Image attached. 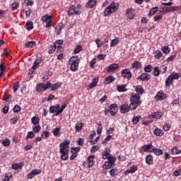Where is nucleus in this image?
<instances>
[{
  "label": "nucleus",
  "instance_id": "obj_1",
  "mask_svg": "<svg viewBox=\"0 0 181 181\" xmlns=\"http://www.w3.org/2000/svg\"><path fill=\"white\" fill-rule=\"evenodd\" d=\"M180 77H181V73L175 74V72H173L172 74H170L168 77V78L165 80L166 87H170V85L173 84V80H179Z\"/></svg>",
  "mask_w": 181,
  "mask_h": 181
},
{
  "label": "nucleus",
  "instance_id": "obj_2",
  "mask_svg": "<svg viewBox=\"0 0 181 181\" xmlns=\"http://www.w3.org/2000/svg\"><path fill=\"white\" fill-rule=\"evenodd\" d=\"M118 8H119V4L112 3L107 8H105L103 13L105 16H108L110 13H114V12H117V11H118Z\"/></svg>",
  "mask_w": 181,
  "mask_h": 181
},
{
  "label": "nucleus",
  "instance_id": "obj_3",
  "mask_svg": "<svg viewBox=\"0 0 181 181\" xmlns=\"http://www.w3.org/2000/svg\"><path fill=\"white\" fill-rule=\"evenodd\" d=\"M69 64L71 65V71H77L78 69V64L80 61L78 58L76 56L71 57L69 61Z\"/></svg>",
  "mask_w": 181,
  "mask_h": 181
},
{
  "label": "nucleus",
  "instance_id": "obj_4",
  "mask_svg": "<svg viewBox=\"0 0 181 181\" xmlns=\"http://www.w3.org/2000/svg\"><path fill=\"white\" fill-rule=\"evenodd\" d=\"M50 87H52V83L50 81H47L46 85L44 83H39L36 86V91L38 93H42V91H46L47 88H50Z\"/></svg>",
  "mask_w": 181,
  "mask_h": 181
},
{
  "label": "nucleus",
  "instance_id": "obj_5",
  "mask_svg": "<svg viewBox=\"0 0 181 181\" xmlns=\"http://www.w3.org/2000/svg\"><path fill=\"white\" fill-rule=\"evenodd\" d=\"M83 166H87V168H92L94 165V156H90L87 160L83 163Z\"/></svg>",
  "mask_w": 181,
  "mask_h": 181
},
{
  "label": "nucleus",
  "instance_id": "obj_6",
  "mask_svg": "<svg viewBox=\"0 0 181 181\" xmlns=\"http://www.w3.org/2000/svg\"><path fill=\"white\" fill-rule=\"evenodd\" d=\"M69 145H70V141L64 140V141L61 143L59 145L61 148L59 152H63V151H69Z\"/></svg>",
  "mask_w": 181,
  "mask_h": 181
},
{
  "label": "nucleus",
  "instance_id": "obj_7",
  "mask_svg": "<svg viewBox=\"0 0 181 181\" xmlns=\"http://www.w3.org/2000/svg\"><path fill=\"white\" fill-rule=\"evenodd\" d=\"M40 173H42V170H39V169H35L33 170H32L28 175H27V178L30 180V179H33V177H35V176L37 175H40Z\"/></svg>",
  "mask_w": 181,
  "mask_h": 181
},
{
  "label": "nucleus",
  "instance_id": "obj_8",
  "mask_svg": "<svg viewBox=\"0 0 181 181\" xmlns=\"http://www.w3.org/2000/svg\"><path fill=\"white\" fill-rule=\"evenodd\" d=\"M122 76L130 80L131 77H132V74H131V71H129V69H124L122 71Z\"/></svg>",
  "mask_w": 181,
  "mask_h": 181
},
{
  "label": "nucleus",
  "instance_id": "obj_9",
  "mask_svg": "<svg viewBox=\"0 0 181 181\" xmlns=\"http://www.w3.org/2000/svg\"><path fill=\"white\" fill-rule=\"evenodd\" d=\"M129 105L128 104H123L120 106V112L121 114H127V112H129Z\"/></svg>",
  "mask_w": 181,
  "mask_h": 181
},
{
  "label": "nucleus",
  "instance_id": "obj_10",
  "mask_svg": "<svg viewBox=\"0 0 181 181\" xmlns=\"http://www.w3.org/2000/svg\"><path fill=\"white\" fill-rule=\"evenodd\" d=\"M165 98H166V95L163 93V91L158 92L156 95V100H157V101H162V100H165Z\"/></svg>",
  "mask_w": 181,
  "mask_h": 181
},
{
  "label": "nucleus",
  "instance_id": "obj_11",
  "mask_svg": "<svg viewBox=\"0 0 181 181\" xmlns=\"http://www.w3.org/2000/svg\"><path fill=\"white\" fill-rule=\"evenodd\" d=\"M163 113L160 112H156L152 113L148 116L149 118H156V119H159V118H162Z\"/></svg>",
  "mask_w": 181,
  "mask_h": 181
},
{
  "label": "nucleus",
  "instance_id": "obj_12",
  "mask_svg": "<svg viewBox=\"0 0 181 181\" xmlns=\"http://www.w3.org/2000/svg\"><path fill=\"white\" fill-rule=\"evenodd\" d=\"M141 80L142 81H148L151 78L149 74L144 73L139 78L138 80Z\"/></svg>",
  "mask_w": 181,
  "mask_h": 181
},
{
  "label": "nucleus",
  "instance_id": "obj_13",
  "mask_svg": "<svg viewBox=\"0 0 181 181\" xmlns=\"http://www.w3.org/2000/svg\"><path fill=\"white\" fill-rule=\"evenodd\" d=\"M139 98H141V95L139 94H132V97L130 98L131 103H138L139 100Z\"/></svg>",
  "mask_w": 181,
  "mask_h": 181
},
{
  "label": "nucleus",
  "instance_id": "obj_14",
  "mask_svg": "<svg viewBox=\"0 0 181 181\" xmlns=\"http://www.w3.org/2000/svg\"><path fill=\"white\" fill-rule=\"evenodd\" d=\"M140 104H142V101H137V103L132 102L130 103V105L129 106V109L132 110H136V107H139Z\"/></svg>",
  "mask_w": 181,
  "mask_h": 181
},
{
  "label": "nucleus",
  "instance_id": "obj_15",
  "mask_svg": "<svg viewBox=\"0 0 181 181\" xmlns=\"http://www.w3.org/2000/svg\"><path fill=\"white\" fill-rule=\"evenodd\" d=\"M95 5H97V0H89L86 4V6L87 8H90V9H93V8L95 6Z\"/></svg>",
  "mask_w": 181,
  "mask_h": 181
},
{
  "label": "nucleus",
  "instance_id": "obj_16",
  "mask_svg": "<svg viewBox=\"0 0 181 181\" xmlns=\"http://www.w3.org/2000/svg\"><path fill=\"white\" fill-rule=\"evenodd\" d=\"M60 153H62L61 159H62V160H67V159H69V155H67V153H69V150H63Z\"/></svg>",
  "mask_w": 181,
  "mask_h": 181
},
{
  "label": "nucleus",
  "instance_id": "obj_17",
  "mask_svg": "<svg viewBox=\"0 0 181 181\" xmlns=\"http://www.w3.org/2000/svg\"><path fill=\"white\" fill-rule=\"evenodd\" d=\"M118 67H119L118 64H112L110 66H109L107 69V72L111 73L112 71H115V70H117Z\"/></svg>",
  "mask_w": 181,
  "mask_h": 181
},
{
  "label": "nucleus",
  "instance_id": "obj_18",
  "mask_svg": "<svg viewBox=\"0 0 181 181\" xmlns=\"http://www.w3.org/2000/svg\"><path fill=\"white\" fill-rule=\"evenodd\" d=\"M59 108H60L59 105H55L51 106L49 107V112H51V114H54V112H56V111H57Z\"/></svg>",
  "mask_w": 181,
  "mask_h": 181
},
{
  "label": "nucleus",
  "instance_id": "obj_19",
  "mask_svg": "<svg viewBox=\"0 0 181 181\" xmlns=\"http://www.w3.org/2000/svg\"><path fill=\"white\" fill-rule=\"evenodd\" d=\"M23 165V163L21 162L20 164L18 163H14L11 165V168L13 170H18V169H21L22 166Z\"/></svg>",
  "mask_w": 181,
  "mask_h": 181
},
{
  "label": "nucleus",
  "instance_id": "obj_20",
  "mask_svg": "<svg viewBox=\"0 0 181 181\" xmlns=\"http://www.w3.org/2000/svg\"><path fill=\"white\" fill-rule=\"evenodd\" d=\"M132 9L131 8H128L126 10V15L127 17L129 18V19H134V18L135 17V15L132 14Z\"/></svg>",
  "mask_w": 181,
  "mask_h": 181
},
{
  "label": "nucleus",
  "instance_id": "obj_21",
  "mask_svg": "<svg viewBox=\"0 0 181 181\" xmlns=\"http://www.w3.org/2000/svg\"><path fill=\"white\" fill-rule=\"evenodd\" d=\"M115 80V78L113 76H109L105 78V84H111Z\"/></svg>",
  "mask_w": 181,
  "mask_h": 181
},
{
  "label": "nucleus",
  "instance_id": "obj_22",
  "mask_svg": "<svg viewBox=\"0 0 181 181\" xmlns=\"http://www.w3.org/2000/svg\"><path fill=\"white\" fill-rule=\"evenodd\" d=\"M148 152H153L155 153V155L157 156L162 155V153H163V151L160 148H153L151 151Z\"/></svg>",
  "mask_w": 181,
  "mask_h": 181
},
{
  "label": "nucleus",
  "instance_id": "obj_23",
  "mask_svg": "<svg viewBox=\"0 0 181 181\" xmlns=\"http://www.w3.org/2000/svg\"><path fill=\"white\" fill-rule=\"evenodd\" d=\"M50 87H51V91H54L58 88H60V87H62V83H55V84L51 85Z\"/></svg>",
  "mask_w": 181,
  "mask_h": 181
},
{
  "label": "nucleus",
  "instance_id": "obj_24",
  "mask_svg": "<svg viewBox=\"0 0 181 181\" xmlns=\"http://www.w3.org/2000/svg\"><path fill=\"white\" fill-rule=\"evenodd\" d=\"M153 134H156L157 136H162V135H163V131L159 128H156L154 130Z\"/></svg>",
  "mask_w": 181,
  "mask_h": 181
},
{
  "label": "nucleus",
  "instance_id": "obj_25",
  "mask_svg": "<svg viewBox=\"0 0 181 181\" xmlns=\"http://www.w3.org/2000/svg\"><path fill=\"white\" fill-rule=\"evenodd\" d=\"M103 159H107V162H109L110 163H111L112 165H113L115 166V158L111 156H109L108 157L106 158H103Z\"/></svg>",
  "mask_w": 181,
  "mask_h": 181
},
{
  "label": "nucleus",
  "instance_id": "obj_26",
  "mask_svg": "<svg viewBox=\"0 0 181 181\" xmlns=\"http://www.w3.org/2000/svg\"><path fill=\"white\" fill-rule=\"evenodd\" d=\"M97 83H98V78H95L93 80V82L88 86L89 88H94L95 87L97 86Z\"/></svg>",
  "mask_w": 181,
  "mask_h": 181
},
{
  "label": "nucleus",
  "instance_id": "obj_27",
  "mask_svg": "<svg viewBox=\"0 0 181 181\" xmlns=\"http://www.w3.org/2000/svg\"><path fill=\"white\" fill-rule=\"evenodd\" d=\"M25 29L27 30H32L33 29V23L32 21H28L25 24Z\"/></svg>",
  "mask_w": 181,
  "mask_h": 181
},
{
  "label": "nucleus",
  "instance_id": "obj_28",
  "mask_svg": "<svg viewBox=\"0 0 181 181\" xmlns=\"http://www.w3.org/2000/svg\"><path fill=\"white\" fill-rule=\"evenodd\" d=\"M146 162L147 165H152L153 163V159L152 158L151 155H148L146 158Z\"/></svg>",
  "mask_w": 181,
  "mask_h": 181
},
{
  "label": "nucleus",
  "instance_id": "obj_29",
  "mask_svg": "<svg viewBox=\"0 0 181 181\" xmlns=\"http://www.w3.org/2000/svg\"><path fill=\"white\" fill-rule=\"evenodd\" d=\"M127 85H120L117 86V90L119 91V93H124L125 91H127Z\"/></svg>",
  "mask_w": 181,
  "mask_h": 181
},
{
  "label": "nucleus",
  "instance_id": "obj_30",
  "mask_svg": "<svg viewBox=\"0 0 181 181\" xmlns=\"http://www.w3.org/2000/svg\"><path fill=\"white\" fill-rule=\"evenodd\" d=\"M177 9L178 8L177 6L166 7L165 12H175Z\"/></svg>",
  "mask_w": 181,
  "mask_h": 181
},
{
  "label": "nucleus",
  "instance_id": "obj_31",
  "mask_svg": "<svg viewBox=\"0 0 181 181\" xmlns=\"http://www.w3.org/2000/svg\"><path fill=\"white\" fill-rule=\"evenodd\" d=\"M136 170H138V168H136V166H133L129 169V170H126L125 174L128 175V173H134L136 172Z\"/></svg>",
  "mask_w": 181,
  "mask_h": 181
},
{
  "label": "nucleus",
  "instance_id": "obj_32",
  "mask_svg": "<svg viewBox=\"0 0 181 181\" xmlns=\"http://www.w3.org/2000/svg\"><path fill=\"white\" fill-rule=\"evenodd\" d=\"M25 46H26L27 47H33V46H36V42L28 41L25 43Z\"/></svg>",
  "mask_w": 181,
  "mask_h": 181
},
{
  "label": "nucleus",
  "instance_id": "obj_33",
  "mask_svg": "<svg viewBox=\"0 0 181 181\" xmlns=\"http://www.w3.org/2000/svg\"><path fill=\"white\" fill-rule=\"evenodd\" d=\"M39 121H40V119H39V117L35 116L33 117L31 119V122L34 124V125H37V124H39Z\"/></svg>",
  "mask_w": 181,
  "mask_h": 181
},
{
  "label": "nucleus",
  "instance_id": "obj_34",
  "mask_svg": "<svg viewBox=\"0 0 181 181\" xmlns=\"http://www.w3.org/2000/svg\"><path fill=\"white\" fill-rule=\"evenodd\" d=\"M141 62L138 61H134V63L132 64L133 69H141Z\"/></svg>",
  "mask_w": 181,
  "mask_h": 181
},
{
  "label": "nucleus",
  "instance_id": "obj_35",
  "mask_svg": "<svg viewBox=\"0 0 181 181\" xmlns=\"http://www.w3.org/2000/svg\"><path fill=\"white\" fill-rule=\"evenodd\" d=\"M74 11H76V6H71L68 11V15L71 16V15H74Z\"/></svg>",
  "mask_w": 181,
  "mask_h": 181
},
{
  "label": "nucleus",
  "instance_id": "obj_36",
  "mask_svg": "<svg viewBox=\"0 0 181 181\" xmlns=\"http://www.w3.org/2000/svg\"><path fill=\"white\" fill-rule=\"evenodd\" d=\"M83 129V122H81L80 124H76L75 125V129L76 132H80L81 129Z\"/></svg>",
  "mask_w": 181,
  "mask_h": 181
},
{
  "label": "nucleus",
  "instance_id": "obj_37",
  "mask_svg": "<svg viewBox=\"0 0 181 181\" xmlns=\"http://www.w3.org/2000/svg\"><path fill=\"white\" fill-rule=\"evenodd\" d=\"M4 146H9L11 145V140L9 139H5L1 141Z\"/></svg>",
  "mask_w": 181,
  "mask_h": 181
},
{
  "label": "nucleus",
  "instance_id": "obj_38",
  "mask_svg": "<svg viewBox=\"0 0 181 181\" xmlns=\"http://www.w3.org/2000/svg\"><path fill=\"white\" fill-rule=\"evenodd\" d=\"M40 62H41L40 59L35 60L33 64V66H32V69L33 70H36V69L39 67V64H40Z\"/></svg>",
  "mask_w": 181,
  "mask_h": 181
},
{
  "label": "nucleus",
  "instance_id": "obj_39",
  "mask_svg": "<svg viewBox=\"0 0 181 181\" xmlns=\"http://www.w3.org/2000/svg\"><path fill=\"white\" fill-rule=\"evenodd\" d=\"M159 8L158 7H154L151 10H150L149 11V16H153V15H155V13H156V12H158Z\"/></svg>",
  "mask_w": 181,
  "mask_h": 181
},
{
  "label": "nucleus",
  "instance_id": "obj_40",
  "mask_svg": "<svg viewBox=\"0 0 181 181\" xmlns=\"http://www.w3.org/2000/svg\"><path fill=\"white\" fill-rule=\"evenodd\" d=\"M151 148H152V144L145 145L143 146V149L144 152L151 151Z\"/></svg>",
  "mask_w": 181,
  "mask_h": 181
},
{
  "label": "nucleus",
  "instance_id": "obj_41",
  "mask_svg": "<svg viewBox=\"0 0 181 181\" xmlns=\"http://www.w3.org/2000/svg\"><path fill=\"white\" fill-rule=\"evenodd\" d=\"M81 50H83V47H81V45H77L74 49V52L75 54H77V53H80Z\"/></svg>",
  "mask_w": 181,
  "mask_h": 181
},
{
  "label": "nucleus",
  "instance_id": "obj_42",
  "mask_svg": "<svg viewBox=\"0 0 181 181\" xmlns=\"http://www.w3.org/2000/svg\"><path fill=\"white\" fill-rule=\"evenodd\" d=\"M141 118H142V117L141 116H135L133 117L132 119V122L133 124L135 125V124H138L139 121L141 120Z\"/></svg>",
  "mask_w": 181,
  "mask_h": 181
},
{
  "label": "nucleus",
  "instance_id": "obj_43",
  "mask_svg": "<svg viewBox=\"0 0 181 181\" xmlns=\"http://www.w3.org/2000/svg\"><path fill=\"white\" fill-rule=\"evenodd\" d=\"M52 18H53V16H48V15L43 16L42 17V22H47L48 21H50V19H52Z\"/></svg>",
  "mask_w": 181,
  "mask_h": 181
},
{
  "label": "nucleus",
  "instance_id": "obj_44",
  "mask_svg": "<svg viewBox=\"0 0 181 181\" xmlns=\"http://www.w3.org/2000/svg\"><path fill=\"white\" fill-rule=\"evenodd\" d=\"M35 132H29L26 136V141H28V139H32V138H35Z\"/></svg>",
  "mask_w": 181,
  "mask_h": 181
},
{
  "label": "nucleus",
  "instance_id": "obj_45",
  "mask_svg": "<svg viewBox=\"0 0 181 181\" xmlns=\"http://www.w3.org/2000/svg\"><path fill=\"white\" fill-rule=\"evenodd\" d=\"M13 90L14 93H16V91H18V90H19V82L18 81H16L13 83Z\"/></svg>",
  "mask_w": 181,
  "mask_h": 181
},
{
  "label": "nucleus",
  "instance_id": "obj_46",
  "mask_svg": "<svg viewBox=\"0 0 181 181\" xmlns=\"http://www.w3.org/2000/svg\"><path fill=\"white\" fill-rule=\"evenodd\" d=\"M171 152L173 155H179V153H180V150H179L177 147H174L172 148Z\"/></svg>",
  "mask_w": 181,
  "mask_h": 181
},
{
  "label": "nucleus",
  "instance_id": "obj_47",
  "mask_svg": "<svg viewBox=\"0 0 181 181\" xmlns=\"http://www.w3.org/2000/svg\"><path fill=\"white\" fill-rule=\"evenodd\" d=\"M160 74V70H159V66L155 67L153 76H155L156 77H158V76H159Z\"/></svg>",
  "mask_w": 181,
  "mask_h": 181
},
{
  "label": "nucleus",
  "instance_id": "obj_48",
  "mask_svg": "<svg viewBox=\"0 0 181 181\" xmlns=\"http://www.w3.org/2000/svg\"><path fill=\"white\" fill-rule=\"evenodd\" d=\"M118 42H119L118 38H115L114 40H112L111 42H110V47H112L116 46L117 45H118Z\"/></svg>",
  "mask_w": 181,
  "mask_h": 181
},
{
  "label": "nucleus",
  "instance_id": "obj_49",
  "mask_svg": "<svg viewBox=\"0 0 181 181\" xmlns=\"http://www.w3.org/2000/svg\"><path fill=\"white\" fill-rule=\"evenodd\" d=\"M153 69V67L152 66V65H147L144 68V71H146V73H151V71H152Z\"/></svg>",
  "mask_w": 181,
  "mask_h": 181
},
{
  "label": "nucleus",
  "instance_id": "obj_50",
  "mask_svg": "<svg viewBox=\"0 0 181 181\" xmlns=\"http://www.w3.org/2000/svg\"><path fill=\"white\" fill-rule=\"evenodd\" d=\"M57 45H56V44H54L53 46H51L49 48V51H48V53L49 54H52L54 50H56V47H57Z\"/></svg>",
  "mask_w": 181,
  "mask_h": 181
},
{
  "label": "nucleus",
  "instance_id": "obj_51",
  "mask_svg": "<svg viewBox=\"0 0 181 181\" xmlns=\"http://www.w3.org/2000/svg\"><path fill=\"white\" fill-rule=\"evenodd\" d=\"M135 91H136V93H139V94H142V93H144V88H142V87L137 86L135 88Z\"/></svg>",
  "mask_w": 181,
  "mask_h": 181
},
{
  "label": "nucleus",
  "instance_id": "obj_52",
  "mask_svg": "<svg viewBox=\"0 0 181 181\" xmlns=\"http://www.w3.org/2000/svg\"><path fill=\"white\" fill-rule=\"evenodd\" d=\"M105 166L106 169H111V168H112L114 166V165L112 164L111 163L107 161L105 163Z\"/></svg>",
  "mask_w": 181,
  "mask_h": 181
},
{
  "label": "nucleus",
  "instance_id": "obj_53",
  "mask_svg": "<svg viewBox=\"0 0 181 181\" xmlns=\"http://www.w3.org/2000/svg\"><path fill=\"white\" fill-rule=\"evenodd\" d=\"M53 134L54 135V136H57V135H59L60 134V128H55L53 130Z\"/></svg>",
  "mask_w": 181,
  "mask_h": 181
},
{
  "label": "nucleus",
  "instance_id": "obj_54",
  "mask_svg": "<svg viewBox=\"0 0 181 181\" xmlns=\"http://www.w3.org/2000/svg\"><path fill=\"white\" fill-rule=\"evenodd\" d=\"M40 125L35 126L33 128V130L34 131L35 134H37V132H40Z\"/></svg>",
  "mask_w": 181,
  "mask_h": 181
},
{
  "label": "nucleus",
  "instance_id": "obj_55",
  "mask_svg": "<svg viewBox=\"0 0 181 181\" xmlns=\"http://www.w3.org/2000/svg\"><path fill=\"white\" fill-rule=\"evenodd\" d=\"M13 110L14 112H19V111H21L22 108L21 107V106H19V105H16Z\"/></svg>",
  "mask_w": 181,
  "mask_h": 181
},
{
  "label": "nucleus",
  "instance_id": "obj_56",
  "mask_svg": "<svg viewBox=\"0 0 181 181\" xmlns=\"http://www.w3.org/2000/svg\"><path fill=\"white\" fill-rule=\"evenodd\" d=\"M162 50L163 53H165V54H168L170 52V49H169V47L165 46L162 48Z\"/></svg>",
  "mask_w": 181,
  "mask_h": 181
},
{
  "label": "nucleus",
  "instance_id": "obj_57",
  "mask_svg": "<svg viewBox=\"0 0 181 181\" xmlns=\"http://www.w3.org/2000/svg\"><path fill=\"white\" fill-rule=\"evenodd\" d=\"M95 43L98 46V47H101V46H103V41H101V40H100V39H96Z\"/></svg>",
  "mask_w": 181,
  "mask_h": 181
},
{
  "label": "nucleus",
  "instance_id": "obj_58",
  "mask_svg": "<svg viewBox=\"0 0 181 181\" xmlns=\"http://www.w3.org/2000/svg\"><path fill=\"white\" fill-rule=\"evenodd\" d=\"M109 173L110 174V176L114 177V176H117V170L115 169H112Z\"/></svg>",
  "mask_w": 181,
  "mask_h": 181
},
{
  "label": "nucleus",
  "instance_id": "obj_59",
  "mask_svg": "<svg viewBox=\"0 0 181 181\" xmlns=\"http://www.w3.org/2000/svg\"><path fill=\"white\" fill-rule=\"evenodd\" d=\"M94 136H95V132H94L92 134L89 136V142H90V144H93V142H94V141H93Z\"/></svg>",
  "mask_w": 181,
  "mask_h": 181
},
{
  "label": "nucleus",
  "instance_id": "obj_60",
  "mask_svg": "<svg viewBox=\"0 0 181 181\" xmlns=\"http://www.w3.org/2000/svg\"><path fill=\"white\" fill-rule=\"evenodd\" d=\"M110 110H117V108H118V105H117V103H113V104L110 105Z\"/></svg>",
  "mask_w": 181,
  "mask_h": 181
},
{
  "label": "nucleus",
  "instance_id": "obj_61",
  "mask_svg": "<svg viewBox=\"0 0 181 181\" xmlns=\"http://www.w3.org/2000/svg\"><path fill=\"white\" fill-rule=\"evenodd\" d=\"M49 132H44L42 134V137L44 139H46V138H48L49 137Z\"/></svg>",
  "mask_w": 181,
  "mask_h": 181
},
{
  "label": "nucleus",
  "instance_id": "obj_62",
  "mask_svg": "<svg viewBox=\"0 0 181 181\" xmlns=\"http://www.w3.org/2000/svg\"><path fill=\"white\" fill-rule=\"evenodd\" d=\"M18 6H19V3L15 2L12 4V9L13 11H16V9H18Z\"/></svg>",
  "mask_w": 181,
  "mask_h": 181
},
{
  "label": "nucleus",
  "instance_id": "obj_63",
  "mask_svg": "<svg viewBox=\"0 0 181 181\" xmlns=\"http://www.w3.org/2000/svg\"><path fill=\"white\" fill-rule=\"evenodd\" d=\"M98 149H100V146H93L91 148L90 151L91 152H95L96 151H98Z\"/></svg>",
  "mask_w": 181,
  "mask_h": 181
},
{
  "label": "nucleus",
  "instance_id": "obj_64",
  "mask_svg": "<svg viewBox=\"0 0 181 181\" xmlns=\"http://www.w3.org/2000/svg\"><path fill=\"white\" fill-rule=\"evenodd\" d=\"M110 152H111V151H110V148H105V153L103 155V156H108V155H110Z\"/></svg>",
  "mask_w": 181,
  "mask_h": 181
}]
</instances>
